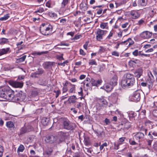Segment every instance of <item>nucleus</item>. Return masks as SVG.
<instances>
[{
	"label": "nucleus",
	"instance_id": "obj_1",
	"mask_svg": "<svg viewBox=\"0 0 157 157\" xmlns=\"http://www.w3.org/2000/svg\"><path fill=\"white\" fill-rule=\"evenodd\" d=\"M14 92L8 87L0 89V97L9 101H13Z\"/></svg>",
	"mask_w": 157,
	"mask_h": 157
},
{
	"label": "nucleus",
	"instance_id": "obj_2",
	"mask_svg": "<svg viewBox=\"0 0 157 157\" xmlns=\"http://www.w3.org/2000/svg\"><path fill=\"white\" fill-rule=\"evenodd\" d=\"M53 26L48 23H43L40 27V30L41 33L45 35H48L52 32Z\"/></svg>",
	"mask_w": 157,
	"mask_h": 157
},
{
	"label": "nucleus",
	"instance_id": "obj_3",
	"mask_svg": "<svg viewBox=\"0 0 157 157\" xmlns=\"http://www.w3.org/2000/svg\"><path fill=\"white\" fill-rule=\"evenodd\" d=\"M62 126L63 128L67 130H72L76 127V124L71 122L67 119H65L63 121Z\"/></svg>",
	"mask_w": 157,
	"mask_h": 157
},
{
	"label": "nucleus",
	"instance_id": "obj_4",
	"mask_svg": "<svg viewBox=\"0 0 157 157\" xmlns=\"http://www.w3.org/2000/svg\"><path fill=\"white\" fill-rule=\"evenodd\" d=\"M25 96L22 91L19 92L18 93L14 94L13 102H19L23 101L25 98Z\"/></svg>",
	"mask_w": 157,
	"mask_h": 157
},
{
	"label": "nucleus",
	"instance_id": "obj_5",
	"mask_svg": "<svg viewBox=\"0 0 157 157\" xmlns=\"http://www.w3.org/2000/svg\"><path fill=\"white\" fill-rule=\"evenodd\" d=\"M130 100L132 101H139L140 99V94L138 91H135L129 96Z\"/></svg>",
	"mask_w": 157,
	"mask_h": 157
},
{
	"label": "nucleus",
	"instance_id": "obj_6",
	"mask_svg": "<svg viewBox=\"0 0 157 157\" xmlns=\"http://www.w3.org/2000/svg\"><path fill=\"white\" fill-rule=\"evenodd\" d=\"M152 36V32L147 31H144L140 34V37L144 39L150 38Z\"/></svg>",
	"mask_w": 157,
	"mask_h": 157
},
{
	"label": "nucleus",
	"instance_id": "obj_7",
	"mask_svg": "<svg viewBox=\"0 0 157 157\" xmlns=\"http://www.w3.org/2000/svg\"><path fill=\"white\" fill-rule=\"evenodd\" d=\"M107 31L99 29L97 32L96 36L97 40L100 41L103 39V36L105 33Z\"/></svg>",
	"mask_w": 157,
	"mask_h": 157
},
{
	"label": "nucleus",
	"instance_id": "obj_8",
	"mask_svg": "<svg viewBox=\"0 0 157 157\" xmlns=\"http://www.w3.org/2000/svg\"><path fill=\"white\" fill-rule=\"evenodd\" d=\"M10 84L14 88H21L23 85V83L22 82L13 81H11L10 82Z\"/></svg>",
	"mask_w": 157,
	"mask_h": 157
},
{
	"label": "nucleus",
	"instance_id": "obj_9",
	"mask_svg": "<svg viewBox=\"0 0 157 157\" xmlns=\"http://www.w3.org/2000/svg\"><path fill=\"white\" fill-rule=\"evenodd\" d=\"M57 139V137L52 135L47 136L44 139L45 142L47 143H53L55 142Z\"/></svg>",
	"mask_w": 157,
	"mask_h": 157
},
{
	"label": "nucleus",
	"instance_id": "obj_10",
	"mask_svg": "<svg viewBox=\"0 0 157 157\" xmlns=\"http://www.w3.org/2000/svg\"><path fill=\"white\" fill-rule=\"evenodd\" d=\"M129 16L132 19H136L140 17V14L137 11L132 10L130 12Z\"/></svg>",
	"mask_w": 157,
	"mask_h": 157
},
{
	"label": "nucleus",
	"instance_id": "obj_11",
	"mask_svg": "<svg viewBox=\"0 0 157 157\" xmlns=\"http://www.w3.org/2000/svg\"><path fill=\"white\" fill-rule=\"evenodd\" d=\"M135 82L134 76L131 74H128V87L132 86Z\"/></svg>",
	"mask_w": 157,
	"mask_h": 157
},
{
	"label": "nucleus",
	"instance_id": "obj_12",
	"mask_svg": "<svg viewBox=\"0 0 157 157\" xmlns=\"http://www.w3.org/2000/svg\"><path fill=\"white\" fill-rule=\"evenodd\" d=\"M101 89H104L107 92H110L113 89V87L109 83H105L101 87Z\"/></svg>",
	"mask_w": 157,
	"mask_h": 157
},
{
	"label": "nucleus",
	"instance_id": "obj_13",
	"mask_svg": "<svg viewBox=\"0 0 157 157\" xmlns=\"http://www.w3.org/2000/svg\"><path fill=\"white\" fill-rule=\"evenodd\" d=\"M128 76V74H126L124 75L123 78L121 82V85L122 87L124 88H126L128 85L127 83L128 80L127 77Z\"/></svg>",
	"mask_w": 157,
	"mask_h": 157
},
{
	"label": "nucleus",
	"instance_id": "obj_14",
	"mask_svg": "<svg viewBox=\"0 0 157 157\" xmlns=\"http://www.w3.org/2000/svg\"><path fill=\"white\" fill-rule=\"evenodd\" d=\"M128 116L130 121L132 122L135 120V117L136 116V114L134 112L131 111L129 112Z\"/></svg>",
	"mask_w": 157,
	"mask_h": 157
},
{
	"label": "nucleus",
	"instance_id": "obj_15",
	"mask_svg": "<svg viewBox=\"0 0 157 157\" xmlns=\"http://www.w3.org/2000/svg\"><path fill=\"white\" fill-rule=\"evenodd\" d=\"M143 73V70L141 68H140L136 69L134 72L135 75L137 78L140 77Z\"/></svg>",
	"mask_w": 157,
	"mask_h": 157
},
{
	"label": "nucleus",
	"instance_id": "obj_16",
	"mask_svg": "<svg viewBox=\"0 0 157 157\" xmlns=\"http://www.w3.org/2000/svg\"><path fill=\"white\" fill-rule=\"evenodd\" d=\"M54 63L53 62H45L43 64V66L45 69H48L51 68Z\"/></svg>",
	"mask_w": 157,
	"mask_h": 157
},
{
	"label": "nucleus",
	"instance_id": "obj_17",
	"mask_svg": "<svg viewBox=\"0 0 157 157\" xmlns=\"http://www.w3.org/2000/svg\"><path fill=\"white\" fill-rule=\"evenodd\" d=\"M144 135L143 133L138 132L135 135L134 137L136 140H140L144 138Z\"/></svg>",
	"mask_w": 157,
	"mask_h": 157
},
{
	"label": "nucleus",
	"instance_id": "obj_18",
	"mask_svg": "<svg viewBox=\"0 0 157 157\" xmlns=\"http://www.w3.org/2000/svg\"><path fill=\"white\" fill-rule=\"evenodd\" d=\"M68 135V133L67 132H63L61 131L58 132V135L59 136L63 139H65L67 138Z\"/></svg>",
	"mask_w": 157,
	"mask_h": 157
},
{
	"label": "nucleus",
	"instance_id": "obj_19",
	"mask_svg": "<svg viewBox=\"0 0 157 157\" xmlns=\"http://www.w3.org/2000/svg\"><path fill=\"white\" fill-rule=\"evenodd\" d=\"M147 0H138L137 3L139 6H145L147 4Z\"/></svg>",
	"mask_w": 157,
	"mask_h": 157
},
{
	"label": "nucleus",
	"instance_id": "obj_20",
	"mask_svg": "<svg viewBox=\"0 0 157 157\" xmlns=\"http://www.w3.org/2000/svg\"><path fill=\"white\" fill-rule=\"evenodd\" d=\"M117 83V78L116 76H114L110 80L109 84L113 87L116 85Z\"/></svg>",
	"mask_w": 157,
	"mask_h": 157
},
{
	"label": "nucleus",
	"instance_id": "obj_21",
	"mask_svg": "<svg viewBox=\"0 0 157 157\" xmlns=\"http://www.w3.org/2000/svg\"><path fill=\"white\" fill-rule=\"evenodd\" d=\"M92 82V85L94 86H98L101 84L102 81L101 79H99L96 81L94 79L91 80Z\"/></svg>",
	"mask_w": 157,
	"mask_h": 157
},
{
	"label": "nucleus",
	"instance_id": "obj_22",
	"mask_svg": "<svg viewBox=\"0 0 157 157\" xmlns=\"http://www.w3.org/2000/svg\"><path fill=\"white\" fill-rule=\"evenodd\" d=\"M10 50V48H2L0 49V56L7 54Z\"/></svg>",
	"mask_w": 157,
	"mask_h": 157
},
{
	"label": "nucleus",
	"instance_id": "obj_23",
	"mask_svg": "<svg viewBox=\"0 0 157 157\" xmlns=\"http://www.w3.org/2000/svg\"><path fill=\"white\" fill-rule=\"evenodd\" d=\"M139 116L141 119H143L146 117V111L144 109L140 110Z\"/></svg>",
	"mask_w": 157,
	"mask_h": 157
},
{
	"label": "nucleus",
	"instance_id": "obj_24",
	"mask_svg": "<svg viewBox=\"0 0 157 157\" xmlns=\"http://www.w3.org/2000/svg\"><path fill=\"white\" fill-rule=\"evenodd\" d=\"M41 122L43 125L44 126L47 125L49 123V119L47 118L44 117L42 119Z\"/></svg>",
	"mask_w": 157,
	"mask_h": 157
},
{
	"label": "nucleus",
	"instance_id": "obj_25",
	"mask_svg": "<svg viewBox=\"0 0 157 157\" xmlns=\"http://www.w3.org/2000/svg\"><path fill=\"white\" fill-rule=\"evenodd\" d=\"M98 102L101 105V106L106 105L107 104V102L104 98H99L98 99Z\"/></svg>",
	"mask_w": 157,
	"mask_h": 157
},
{
	"label": "nucleus",
	"instance_id": "obj_26",
	"mask_svg": "<svg viewBox=\"0 0 157 157\" xmlns=\"http://www.w3.org/2000/svg\"><path fill=\"white\" fill-rule=\"evenodd\" d=\"M95 133L97 134V135L99 137H101L102 136H105V133L103 131H98V130H94Z\"/></svg>",
	"mask_w": 157,
	"mask_h": 157
},
{
	"label": "nucleus",
	"instance_id": "obj_27",
	"mask_svg": "<svg viewBox=\"0 0 157 157\" xmlns=\"http://www.w3.org/2000/svg\"><path fill=\"white\" fill-rule=\"evenodd\" d=\"M76 99V96L73 95L70 96L68 98V101L69 103H73L75 102Z\"/></svg>",
	"mask_w": 157,
	"mask_h": 157
},
{
	"label": "nucleus",
	"instance_id": "obj_28",
	"mask_svg": "<svg viewBox=\"0 0 157 157\" xmlns=\"http://www.w3.org/2000/svg\"><path fill=\"white\" fill-rule=\"evenodd\" d=\"M9 42V40L5 38H2L0 39V44L3 45Z\"/></svg>",
	"mask_w": 157,
	"mask_h": 157
},
{
	"label": "nucleus",
	"instance_id": "obj_29",
	"mask_svg": "<svg viewBox=\"0 0 157 157\" xmlns=\"http://www.w3.org/2000/svg\"><path fill=\"white\" fill-rule=\"evenodd\" d=\"M137 60L136 59L135 60H130L128 62V65L130 67H135L136 64L137 63L136 61H137Z\"/></svg>",
	"mask_w": 157,
	"mask_h": 157
},
{
	"label": "nucleus",
	"instance_id": "obj_30",
	"mask_svg": "<svg viewBox=\"0 0 157 157\" xmlns=\"http://www.w3.org/2000/svg\"><path fill=\"white\" fill-rule=\"evenodd\" d=\"M6 126L8 128H14V124L13 122L10 121H7L6 123Z\"/></svg>",
	"mask_w": 157,
	"mask_h": 157
},
{
	"label": "nucleus",
	"instance_id": "obj_31",
	"mask_svg": "<svg viewBox=\"0 0 157 157\" xmlns=\"http://www.w3.org/2000/svg\"><path fill=\"white\" fill-rule=\"evenodd\" d=\"M48 53L47 51L42 52H34L31 53V55L33 56H36V55H40L42 54H47Z\"/></svg>",
	"mask_w": 157,
	"mask_h": 157
},
{
	"label": "nucleus",
	"instance_id": "obj_32",
	"mask_svg": "<svg viewBox=\"0 0 157 157\" xmlns=\"http://www.w3.org/2000/svg\"><path fill=\"white\" fill-rule=\"evenodd\" d=\"M28 132L26 130V128H25V127L22 128L20 130V132L19 133V135L20 136H22L24 134Z\"/></svg>",
	"mask_w": 157,
	"mask_h": 157
},
{
	"label": "nucleus",
	"instance_id": "obj_33",
	"mask_svg": "<svg viewBox=\"0 0 157 157\" xmlns=\"http://www.w3.org/2000/svg\"><path fill=\"white\" fill-rule=\"evenodd\" d=\"M25 149V147L22 145L21 144L17 149V152L18 154H19L20 152H22Z\"/></svg>",
	"mask_w": 157,
	"mask_h": 157
},
{
	"label": "nucleus",
	"instance_id": "obj_34",
	"mask_svg": "<svg viewBox=\"0 0 157 157\" xmlns=\"http://www.w3.org/2000/svg\"><path fill=\"white\" fill-rule=\"evenodd\" d=\"M70 89L69 90V92L70 93H74L75 90V85H72L71 83H70Z\"/></svg>",
	"mask_w": 157,
	"mask_h": 157
},
{
	"label": "nucleus",
	"instance_id": "obj_35",
	"mask_svg": "<svg viewBox=\"0 0 157 157\" xmlns=\"http://www.w3.org/2000/svg\"><path fill=\"white\" fill-rule=\"evenodd\" d=\"M132 2L130 3V5L128 6V8H132L133 7H136L137 6L136 3V0L133 2H132V0H131Z\"/></svg>",
	"mask_w": 157,
	"mask_h": 157
},
{
	"label": "nucleus",
	"instance_id": "obj_36",
	"mask_svg": "<svg viewBox=\"0 0 157 157\" xmlns=\"http://www.w3.org/2000/svg\"><path fill=\"white\" fill-rule=\"evenodd\" d=\"M70 0H63L61 3V7L64 8L67 5Z\"/></svg>",
	"mask_w": 157,
	"mask_h": 157
},
{
	"label": "nucleus",
	"instance_id": "obj_37",
	"mask_svg": "<svg viewBox=\"0 0 157 157\" xmlns=\"http://www.w3.org/2000/svg\"><path fill=\"white\" fill-rule=\"evenodd\" d=\"M121 144V143H120L119 142L116 141L114 143V148L116 150H117L119 148V146Z\"/></svg>",
	"mask_w": 157,
	"mask_h": 157
},
{
	"label": "nucleus",
	"instance_id": "obj_38",
	"mask_svg": "<svg viewBox=\"0 0 157 157\" xmlns=\"http://www.w3.org/2000/svg\"><path fill=\"white\" fill-rule=\"evenodd\" d=\"M26 57V56L24 55L21 57L18 58L17 59V63H19L24 61Z\"/></svg>",
	"mask_w": 157,
	"mask_h": 157
},
{
	"label": "nucleus",
	"instance_id": "obj_39",
	"mask_svg": "<svg viewBox=\"0 0 157 157\" xmlns=\"http://www.w3.org/2000/svg\"><path fill=\"white\" fill-rule=\"evenodd\" d=\"M10 17L8 14H6L4 15L3 17L0 18V20L1 21H5L8 19Z\"/></svg>",
	"mask_w": 157,
	"mask_h": 157
},
{
	"label": "nucleus",
	"instance_id": "obj_40",
	"mask_svg": "<svg viewBox=\"0 0 157 157\" xmlns=\"http://www.w3.org/2000/svg\"><path fill=\"white\" fill-rule=\"evenodd\" d=\"M156 14V12L155 11H154V10H151L149 12V15L151 17H153Z\"/></svg>",
	"mask_w": 157,
	"mask_h": 157
},
{
	"label": "nucleus",
	"instance_id": "obj_41",
	"mask_svg": "<svg viewBox=\"0 0 157 157\" xmlns=\"http://www.w3.org/2000/svg\"><path fill=\"white\" fill-rule=\"evenodd\" d=\"M146 83L149 86H151L152 85V81L151 79V78L150 76H149V77L146 80Z\"/></svg>",
	"mask_w": 157,
	"mask_h": 157
},
{
	"label": "nucleus",
	"instance_id": "obj_42",
	"mask_svg": "<svg viewBox=\"0 0 157 157\" xmlns=\"http://www.w3.org/2000/svg\"><path fill=\"white\" fill-rule=\"evenodd\" d=\"M145 23V21L142 19H140L138 21V22L137 24V25H141Z\"/></svg>",
	"mask_w": 157,
	"mask_h": 157
},
{
	"label": "nucleus",
	"instance_id": "obj_43",
	"mask_svg": "<svg viewBox=\"0 0 157 157\" xmlns=\"http://www.w3.org/2000/svg\"><path fill=\"white\" fill-rule=\"evenodd\" d=\"M26 130L28 132L31 131L33 130V128L30 125H28L26 127H25Z\"/></svg>",
	"mask_w": 157,
	"mask_h": 157
},
{
	"label": "nucleus",
	"instance_id": "obj_44",
	"mask_svg": "<svg viewBox=\"0 0 157 157\" xmlns=\"http://www.w3.org/2000/svg\"><path fill=\"white\" fill-rule=\"evenodd\" d=\"M105 51V49L103 47L100 46V49L99 50L98 52L99 53H101L104 52Z\"/></svg>",
	"mask_w": 157,
	"mask_h": 157
},
{
	"label": "nucleus",
	"instance_id": "obj_45",
	"mask_svg": "<svg viewBox=\"0 0 157 157\" xmlns=\"http://www.w3.org/2000/svg\"><path fill=\"white\" fill-rule=\"evenodd\" d=\"M3 151L4 148L3 147L0 145V157H1L2 156Z\"/></svg>",
	"mask_w": 157,
	"mask_h": 157
},
{
	"label": "nucleus",
	"instance_id": "obj_46",
	"mask_svg": "<svg viewBox=\"0 0 157 157\" xmlns=\"http://www.w3.org/2000/svg\"><path fill=\"white\" fill-rule=\"evenodd\" d=\"M114 33V32L113 31H111L110 32L109 35L107 36V38L108 39H110L111 37L113 36V34Z\"/></svg>",
	"mask_w": 157,
	"mask_h": 157
},
{
	"label": "nucleus",
	"instance_id": "obj_47",
	"mask_svg": "<svg viewBox=\"0 0 157 157\" xmlns=\"http://www.w3.org/2000/svg\"><path fill=\"white\" fill-rule=\"evenodd\" d=\"M145 128V127L142 125L139 126L138 128V130L141 131H144Z\"/></svg>",
	"mask_w": 157,
	"mask_h": 157
},
{
	"label": "nucleus",
	"instance_id": "obj_48",
	"mask_svg": "<svg viewBox=\"0 0 157 157\" xmlns=\"http://www.w3.org/2000/svg\"><path fill=\"white\" fill-rule=\"evenodd\" d=\"M38 74L36 72L34 73H32L31 75V76L32 78H37L38 76Z\"/></svg>",
	"mask_w": 157,
	"mask_h": 157
},
{
	"label": "nucleus",
	"instance_id": "obj_49",
	"mask_svg": "<svg viewBox=\"0 0 157 157\" xmlns=\"http://www.w3.org/2000/svg\"><path fill=\"white\" fill-rule=\"evenodd\" d=\"M128 42L129 43L128 46H130L134 43V41L130 38H128Z\"/></svg>",
	"mask_w": 157,
	"mask_h": 157
},
{
	"label": "nucleus",
	"instance_id": "obj_50",
	"mask_svg": "<svg viewBox=\"0 0 157 157\" xmlns=\"http://www.w3.org/2000/svg\"><path fill=\"white\" fill-rule=\"evenodd\" d=\"M38 75H41L43 74L44 73V71L43 69H38V71H36Z\"/></svg>",
	"mask_w": 157,
	"mask_h": 157
},
{
	"label": "nucleus",
	"instance_id": "obj_51",
	"mask_svg": "<svg viewBox=\"0 0 157 157\" xmlns=\"http://www.w3.org/2000/svg\"><path fill=\"white\" fill-rule=\"evenodd\" d=\"M44 11V9L42 8H40L39 10L36 11L34 13H41Z\"/></svg>",
	"mask_w": 157,
	"mask_h": 157
},
{
	"label": "nucleus",
	"instance_id": "obj_52",
	"mask_svg": "<svg viewBox=\"0 0 157 157\" xmlns=\"http://www.w3.org/2000/svg\"><path fill=\"white\" fill-rule=\"evenodd\" d=\"M66 19L65 18H62L60 19V22L61 25H64L66 23Z\"/></svg>",
	"mask_w": 157,
	"mask_h": 157
},
{
	"label": "nucleus",
	"instance_id": "obj_53",
	"mask_svg": "<svg viewBox=\"0 0 157 157\" xmlns=\"http://www.w3.org/2000/svg\"><path fill=\"white\" fill-rule=\"evenodd\" d=\"M90 65H97L96 62L93 59H92L89 63Z\"/></svg>",
	"mask_w": 157,
	"mask_h": 157
},
{
	"label": "nucleus",
	"instance_id": "obj_54",
	"mask_svg": "<svg viewBox=\"0 0 157 157\" xmlns=\"http://www.w3.org/2000/svg\"><path fill=\"white\" fill-rule=\"evenodd\" d=\"M107 23H102L100 25V27L101 29H104L107 25Z\"/></svg>",
	"mask_w": 157,
	"mask_h": 157
},
{
	"label": "nucleus",
	"instance_id": "obj_55",
	"mask_svg": "<svg viewBox=\"0 0 157 157\" xmlns=\"http://www.w3.org/2000/svg\"><path fill=\"white\" fill-rule=\"evenodd\" d=\"M139 56H144L145 57H150V54H147L141 53V51H139Z\"/></svg>",
	"mask_w": 157,
	"mask_h": 157
},
{
	"label": "nucleus",
	"instance_id": "obj_56",
	"mask_svg": "<svg viewBox=\"0 0 157 157\" xmlns=\"http://www.w3.org/2000/svg\"><path fill=\"white\" fill-rule=\"evenodd\" d=\"M107 146V143L106 142L100 145V150H102L103 148L104 147H106Z\"/></svg>",
	"mask_w": 157,
	"mask_h": 157
},
{
	"label": "nucleus",
	"instance_id": "obj_57",
	"mask_svg": "<svg viewBox=\"0 0 157 157\" xmlns=\"http://www.w3.org/2000/svg\"><path fill=\"white\" fill-rule=\"evenodd\" d=\"M132 54L135 56H137L138 54V51L137 50H136L132 52Z\"/></svg>",
	"mask_w": 157,
	"mask_h": 157
},
{
	"label": "nucleus",
	"instance_id": "obj_58",
	"mask_svg": "<svg viewBox=\"0 0 157 157\" xmlns=\"http://www.w3.org/2000/svg\"><path fill=\"white\" fill-rule=\"evenodd\" d=\"M82 37V36L81 35H75L74 38V40H78L79 39L80 37Z\"/></svg>",
	"mask_w": 157,
	"mask_h": 157
},
{
	"label": "nucleus",
	"instance_id": "obj_59",
	"mask_svg": "<svg viewBox=\"0 0 157 157\" xmlns=\"http://www.w3.org/2000/svg\"><path fill=\"white\" fill-rule=\"evenodd\" d=\"M151 122L149 120H146L144 122L146 126L148 125L149 124H151Z\"/></svg>",
	"mask_w": 157,
	"mask_h": 157
},
{
	"label": "nucleus",
	"instance_id": "obj_60",
	"mask_svg": "<svg viewBox=\"0 0 157 157\" xmlns=\"http://www.w3.org/2000/svg\"><path fill=\"white\" fill-rule=\"evenodd\" d=\"M68 63V60H67L63 62V63H59V65L64 66L65 64H67Z\"/></svg>",
	"mask_w": 157,
	"mask_h": 157
},
{
	"label": "nucleus",
	"instance_id": "obj_61",
	"mask_svg": "<svg viewBox=\"0 0 157 157\" xmlns=\"http://www.w3.org/2000/svg\"><path fill=\"white\" fill-rule=\"evenodd\" d=\"M104 122L107 125L109 124L110 123L109 120L107 118H106Z\"/></svg>",
	"mask_w": 157,
	"mask_h": 157
},
{
	"label": "nucleus",
	"instance_id": "obj_62",
	"mask_svg": "<svg viewBox=\"0 0 157 157\" xmlns=\"http://www.w3.org/2000/svg\"><path fill=\"white\" fill-rule=\"evenodd\" d=\"M112 55L117 56H119V53L116 51H114L112 53Z\"/></svg>",
	"mask_w": 157,
	"mask_h": 157
},
{
	"label": "nucleus",
	"instance_id": "obj_63",
	"mask_svg": "<svg viewBox=\"0 0 157 157\" xmlns=\"http://www.w3.org/2000/svg\"><path fill=\"white\" fill-rule=\"evenodd\" d=\"M125 139L124 137H121L119 139V140L118 141V142H120V143H121V144H122V143L124 141V140Z\"/></svg>",
	"mask_w": 157,
	"mask_h": 157
},
{
	"label": "nucleus",
	"instance_id": "obj_64",
	"mask_svg": "<svg viewBox=\"0 0 157 157\" xmlns=\"http://www.w3.org/2000/svg\"><path fill=\"white\" fill-rule=\"evenodd\" d=\"M152 114L154 116L157 117V110H154L152 112Z\"/></svg>",
	"mask_w": 157,
	"mask_h": 157
}]
</instances>
